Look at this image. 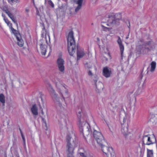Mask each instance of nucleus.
Wrapping results in <instances>:
<instances>
[{"instance_id": "nucleus-1", "label": "nucleus", "mask_w": 157, "mask_h": 157, "mask_svg": "<svg viewBox=\"0 0 157 157\" xmlns=\"http://www.w3.org/2000/svg\"><path fill=\"white\" fill-rule=\"evenodd\" d=\"M77 115L78 119V126L80 132L84 137L85 135L88 136L92 132L90 126L81 117V111L78 112Z\"/></svg>"}, {"instance_id": "nucleus-2", "label": "nucleus", "mask_w": 157, "mask_h": 157, "mask_svg": "<svg viewBox=\"0 0 157 157\" xmlns=\"http://www.w3.org/2000/svg\"><path fill=\"white\" fill-rule=\"evenodd\" d=\"M68 51L70 55L72 56L75 53L76 49L75 42L72 31L70 32L67 38Z\"/></svg>"}, {"instance_id": "nucleus-3", "label": "nucleus", "mask_w": 157, "mask_h": 157, "mask_svg": "<svg viewBox=\"0 0 157 157\" xmlns=\"http://www.w3.org/2000/svg\"><path fill=\"white\" fill-rule=\"evenodd\" d=\"M109 19L107 21L108 23L107 25L108 26H118L119 25V21L122 19V16L121 13H117L114 14L113 13L108 15Z\"/></svg>"}, {"instance_id": "nucleus-4", "label": "nucleus", "mask_w": 157, "mask_h": 157, "mask_svg": "<svg viewBox=\"0 0 157 157\" xmlns=\"http://www.w3.org/2000/svg\"><path fill=\"white\" fill-rule=\"evenodd\" d=\"M56 86L58 89V92L61 97L62 98L64 101H65V99L70 96L68 90L59 82L56 83Z\"/></svg>"}, {"instance_id": "nucleus-5", "label": "nucleus", "mask_w": 157, "mask_h": 157, "mask_svg": "<svg viewBox=\"0 0 157 157\" xmlns=\"http://www.w3.org/2000/svg\"><path fill=\"white\" fill-rule=\"evenodd\" d=\"M51 95L55 104L56 108L59 111L63 109L64 108L62 104L59 101V99L58 97V95L56 94L55 90L52 88L50 90Z\"/></svg>"}, {"instance_id": "nucleus-6", "label": "nucleus", "mask_w": 157, "mask_h": 157, "mask_svg": "<svg viewBox=\"0 0 157 157\" xmlns=\"http://www.w3.org/2000/svg\"><path fill=\"white\" fill-rule=\"evenodd\" d=\"M103 152L105 154L107 157L110 154L111 157H116L112 147L109 148L105 145L101 146Z\"/></svg>"}, {"instance_id": "nucleus-7", "label": "nucleus", "mask_w": 157, "mask_h": 157, "mask_svg": "<svg viewBox=\"0 0 157 157\" xmlns=\"http://www.w3.org/2000/svg\"><path fill=\"white\" fill-rule=\"evenodd\" d=\"M150 135H144L143 136L142 139V146L144 147L145 145H150L156 143V140L155 138V142H153L151 140L150 137L149 136Z\"/></svg>"}, {"instance_id": "nucleus-8", "label": "nucleus", "mask_w": 157, "mask_h": 157, "mask_svg": "<svg viewBox=\"0 0 157 157\" xmlns=\"http://www.w3.org/2000/svg\"><path fill=\"white\" fill-rule=\"evenodd\" d=\"M64 61L61 57H59L57 60V64L59 69L60 71L63 72L64 71L65 67L64 66Z\"/></svg>"}, {"instance_id": "nucleus-9", "label": "nucleus", "mask_w": 157, "mask_h": 157, "mask_svg": "<svg viewBox=\"0 0 157 157\" xmlns=\"http://www.w3.org/2000/svg\"><path fill=\"white\" fill-rule=\"evenodd\" d=\"M98 77L96 76L94 77V79L93 81L95 83V85L96 88V91L98 93H99L100 91L101 90L103 89V84L101 82H99L98 83V85L96 83L98 81Z\"/></svg>"}, {"instance_id": "nucleus-10", "label": "nucleus", "mask_w": 157, "mask_h": 157, "mask_svg": "<svg viewBox=\"0 0 157 157\" xmlns=\"http://www.w3.org/2000/svg\"><path fill=\"white\" fill-rule=\"evenodd\" d=\"M73 144L74 145L71 144V143H68L67 144V153H74V151L76 146L74 140L73 141Z\"/></svg>"}, {"instance_id": "nucleus-11", "label": "nucleus", "mask_w": 157, "mask_h": 157, "mask_svg": "<svg viewBox=\"0 0 157 157\" xmlns=\"http://www.w3.org/2000/svg\"><path fill=\"white\" fill-rule=\"evenodd\" d=\"M121 131L122 133L124 135L125 138H127V136L130 134V132H128V125L127 124L125 126L122 125Z\"/></svg>"}, {"instance_id": "nucleus-12", "label": "nucleus", "mask_w": 157, "mask_h": 157, "mask_svg": "<svg viewBox=\"0 0 157 157\" xmlns=\"http://www.w3.org/2000/svg\"><path fill=\"white\" fill-rule=\"evenodd\" d=\"M77 60H78L84 56L85 53L82 50L79 49L78 45L77 46Z\"/></svg>"}, {"instance_id": "nucleus-13", "label": "nucleus", "mask_w": 157, "mask_h": 157, "mask_svg": "<svg viewBox=\"0 0 157 157\" xmlns=\"http://www.w3.org/2000/svg\"><path fill=\"white\" fill-rule=\"evenodd\" d=\"M43 40H41V43L40 44V45L41 50V53L42 55L45 56L47 51V45L45 44H43L42 41Z\"/></svg>"}, {"instance_id": "nucleus-14", "label": "nucleus", "mask_w": 157, "mask_h": 157, "mask_svg": "<svg viewBox=\"0 0 157 157\" xmlns=\"http://www.w3.org/2000/svg\"><path fill=\"white\" fill-rule=\"evenodd\" d=\"M117 42L119 45L121 55V59H123V55L124 50V46L122 44V41L120 37H118Z\"/></svg>"}, {"instance_id": "nucleus-15", "label": "nucleus", "mask_w": 157, "mask_h": 157, "mask_svg": "<svg viewBox=\"0 0 157 157\" xmlns=\"http://www.w3.org/2000/svg\"><path fill=\"white\" fill-rule=\"evenodd\" d=\"M111 73V70H109L107 67L104 68L103 70V75L106 78H108L110 76Z\"/></svg>"}, {"instance_id": "nucleus-16", "label": "nucleus", "mask_w": 157, "mask_h": 157, "mask_svg": "<svg viewBox=\"0 0 157 157\" xmlns=\"http://www.w3.org/2000/svg\"><path fill=\"white\" fill-rule=\"evenodd\" d=\"M95 139L97 141L98 144L100 146L107 144L103 136L102 137V138H98Z\"/></svg>"}, {"instance_id": "nucleus-17", "label": "nucleus", "mask_w": 157, "mask_h": 157, "mask_svg": "<svg viewBox=\"0 0 157 157\" xmlns=\"http://www.w3.org/2000/svg\"><path fill=\"white\" fill-rule=\"evenodd\" d=\"M31 110L32 114L34 115L37 116L38 115V108L36 104L33 105Z\"/></svg>"}, {"instance_id": "nucleus-18", "label": "nucleus", "mask_w": 157, "mask_h": 157, "mask_svg": "<svg viewBox=\"0 0 157 157\" xmlns=\"http://www.w3.org/2000/svg\"><path fill=\"white\" fill-rule=\"evenodd\" d=\"M155 45V43L154 42L152 39H150V40L148 41L144 42L143 45L145 47L148 46L150 48H152Z\"/></svg>"}, {"instance_id": "nucleus-19", "label": "nucleus", "mask_w": 157, "mask_h": 157, "mask_svg": "<svg viewBox=\"0 0 157 157\" xmlns=\"http://www.w3.org/2000/svg\"><path fill=\"white\" fill-rule=\"evenodd\" d=\"M83 2V0H77L76 3L78 5V6L75 10V11L76 12H78L81 9Z\"/></svg>"}, {"instance_id": "nucleus-20", "label": "nucleus", "mask_w": 157, "mask_h": 157, "mask_svg": "<svg viewBox=\"0 0 157 157\" xmlns=\"http://www.w3.org/2000/svg\"><path fill=\"white\" fill-rule=\"evenodd\" d=\"M93 135L95 139L102 138V135L101 132H98L96 130H94V132Z\"/></svg>"}, {"instance_id": "nucleus-21", "label": "nucleus", "mask_w": 157, "mask_h": 157, "mask_svg": "<svg viewBox=\"0 0 157 157\" xmlns=\"http://www.w3.org/2000/svg\"><path fill=\"white\" fill-rule=\"evenodd\" d=\"M16 39L18 41L17 44L20 47H23L24 45V41L21 38V36L20 37H17Z\"/></svg>"}, {"instance_id": "nucleus-22", "label": "nucleus", "mask_w": 157, "mask_h": 157, "mask_svg": "<svg viewBox=\"0 0 157 157\" xmlns=\"http://www.w3.org/2000/svg\"><path fill=\"white\" fill-rule=\"evenodd\" d=\"M10 29L12 31V33L13 34H14L15 36L16 37V38L17 37H20V36H21V35L19 33V32L18 31L14 29L12 27H11Z\"/></svg>"}, {"instance_id": "nucleus-23", "label": "nucleus", "mask_w": 157, "mask_h": 157, "mask_svg": "<svg viewBox=\"0 0 157 157\" xmlns=\"http://www.w3.org/2000/svg\"><path fill=\"white\" fill-rule=\"evenodd\" d=\"M156 65V63L155 61H152L151 62V69L150 71L151 72H153L155 68Z\"/></svg>"}, {"instance_id": "nucleus-24", "label": "nucleus", "mask_w": 157, "mask_h": 157, "mask_svg": "<svg viewBox=\"0 0 157 157\" xmlns=\"http://www.w3.org/2000/svg\"><path fill=\"white\" fill-rule=\"evenodd\" d=\"M153 153L152 150L147 149V157H153Z\"/></svg>"}, {"instance_id": "nucleus-25", "label": "nucleus", "mask_w": 157, "mask_h": 157, "mask_svg": "<svg viewBox=\"0 0 157 157\" xmlns=\"http://www.w3.org/2000/svg\"><path fill=\"white\" fill-rule=\"evenodd\" d=\"M0 101L2 103L3 105H4L5 102V97L3 94H0Z\"/></svg>"}, {"instance_id": "nucleus-26", "label": "nucleus", "mask_w": 157, "mask_h": 157, "mask_svg": "<svg viewBox=\"0 0 157 157\" xmlns=\"http://www.w3.org/2000/svg\"><path fill=\"white\" fill-rule=\"evenodd\" d=\"M9 15V17L11 18L13 22L17 26L18 24L17 22L16 19L14 18L13 15L12 14H10Z\"/></svg>"}, {"instance_id": "nucleus-27", "label": "nucleus", "mask_w": 157, "mask_h": 157, "mask_svg": "<svg viewBox=\"0 0 157 157\" xmlns=\"http://www.w3.org/2000/svg\"><path fill=\"white\" fill-rule=\"evenodd\" d=\"M118 104H116L114 102L111 103L110 105H109V107L110 109H111V107H112L114 109H116L118 107Z\"/></svg>"}, {"instance_id": "nucleus-28", "label": "nucleus", "mask_w": 157, "mask_h": 157, "mask_svg": "<svg viewBox=\"0 0 157 157\" xmlns=\"http://www.w3.org/2000/svg\"><path fill=\"white\" fill-rule=\"evenodd\" d=\"M71 138V135L67 134L66 137V140L67 142V144L70 143V140Z\"/></svg>"}, {"instance_id": "nucleus-29", "label": "nucleus", "mask_w": 157, "mask_h": 157, "mask_svg": "<svg viewBox=\"0 0 157 157\" xmlns=\"http://www.w3.org/2000/svg\"><path fill=\"white\" fill-rule=\"evenodd\" d=\"M5 22L7 24V25L11 28L12 26V24L10 23V22L7 19L4 18Z\"/></svg>"}, {"instance_id": "nucleus-30", "label": "nucleus", "mask_w": 157, "mask_h": 157, "mask_svg": "<svg viewBox=\"0 0 157 157\" xmlns=\"http://www.w3.org/2000/svg\"><path fill=\"white\" fill-rule=\"evenodd\" d=\"M101 26L102 28L103 29V30L104 31H110L112 28H108L104 26L103 25H101Z\"/></svg>"}, {"instance_id": "nucleus-31", "label": "nucleus", "mask_w": 157, "mask_h": 157, "mask_svg": "<svg viewBox=\"0 0 157 157\" xmlns=\"http://www.w3.org/2000/svg\"><path fill=\"white\" fill-rule=\"evenodd\" d=\"M48 4L52 8H53L54 7V5L51 0H48Z\"/></svg>"}, {"instance_id": "nucleus-32", "label": "nucleus", "mask_w": 157, "mask_h": 157, "mask_svg": "<svg viewBox=\"0 0 157 157\" xmlns=\"http://www.w3.org/2000/svg\"><path fill=\"white\" fill-rule=\"evenodd\" d=\"M67 153V157H74L73 155L74 153Z\"/></svg>"}, {"instance_id": "nucleus-33", "label": "nucleus", "mask_w": 157, "mask_h": 157, "mask_svg": "<svg viewBox=\"0 0 157 157\" xmlns=\"http://www.w3.org/2000/svg\"><path fill=\"white\" fill-rule=\"evenodd\" d=\"M21 136L22 140L24 142V146L25 147V137H24L23 133H21Z\"/></svg>"}, {"instance_id": "nucleus-34", "label": "nucleus", "mask_w": 157, "mask_h": 157, "mask_svg": "<svg viewBox=\"0 0 157 157\" xmlns=\"http://www.w3.org/2000/svg\"><path fill=\"white\" fill-rule=\"evenodd\" d=\"M41 25L42 27H43L42 28V33H44V32L45 31V29L44 27V24L43 23H42L41 24Z\"/></svg>"}, {"instance_id": "nucleus-35", "label": "nucleus", "mask_w": 157, "mask_h": 157, "mask_svg": "<svg viewBox=\"0 0 157 157\" xmlns=\"http://www.w3.org/2000/svg\"><path fill=\"white\" fill-rule=\"evenodd\" d=\"M41 118L42 121H43V122L45 124V126L46 127L47 126V123L46 121L42 117H40Z\"/></svg>"}, {"instance_id": "nucleus-36", "label": "nucleus", "mask_w": 157, "mask_h": 157, "mask_svg": "<svg viewBox=\"0 0 157 157\" xmlns=\"http://www.w3.org/2000/svg\"><path fill=\"white\" fill-rule=\"evenodd\" d=\"M126 117H124L123 118V123H122V122H121V124L122 125H124V124L126 122Z\"/></svg>"}, {"instance_id": "nucleus-37", "label": "nucleus", "mask_w": 157, "mask_h": 157, "mask_svg": "<svg viewBox=\"0 0 157 157\" xmlns=\"http://www.w3.org/2000/svg\"><path fill=\"white\" fill-rule=\"evenodd\" d=\"M86 65H87V66H86L87 68L88 69L91 68L92 67V66L91 65H90V64H88V63H87Z\"/></svg>"}, {"instance_id": "nucleus-38", "label": "nucleus", "mask_w": 157, "mask_h": 157, "mask_svg": "<svg viewBox=\"0 0 157 157\" xmlns=\"http://www.w3.org/2000/svg\"><path fill=\"white\" fill-rule=\"evenodd\" d=\"M5 11L6 13L8 14V15L9 16H10L9 15L10 14H12V13H11L8 10H5Z\"/></svg>"}, {"instance_id": "nucleus-39", "label": "nucleus", "mask_w": 157, "mask_h": 157, "mask_svg": "<svg viewBox=\"0 0 157 157\" xmlns=\"http://www.w3.org/2000/svg\"><path fill=\"white\" fill-rule=\"evenodd\" d=\"M88 75L89 76H92L93 75V73L90 70H89L88 72Z\"/></svg>"}, {"instance_id": "nucleus-40", "label": "nucleus", "mask_w": 157, "mask_h": 157, "mask_svg": "<svg viewBox=\"0 0 157 157\" xmlns=\"http://www.w3.org/2000/svg\"><path fill=\"white\" fill-rule=\"evenodd\" d=\"M39 10L41 13H42L43 11L44 8L43 6H41L39 8Z\"/></svg>"}, {"instance_id": "nucleus-41", "label": "nucleus", "mask_w": 157, "mask_h": 157, "mask_svg": "<svg viewBox=\"0 0 157 157\" xmlns=\"http://www.w3.org/2000/svg\"><path fill=\"white\" fill-rule=\"evenodd\" d=\"M36 15H37L39 16H40V12L38 10V9H37V10H36Z\"/></svg>"}, {"instance_id": "nucleus-42", "label": "nucleus", "mask_w": 157, "mask_h": 157, "mask_svg": "<svg viewBox=\"0 0 157 157\" xmlns=\"http://www.w3.org/2000/svg\"><path fill=\"white\" fill-rule=\"evenodd\" d=\"M40 98H41L42 104H44V101H43V98L42 97V96L41 95H40Z\"/></svg>"}, {"instance_id": "nucleus-43", "label": "nucleus", "mask_w": 157, "mask_h": 157, "mask_svg": "<svg viewBox=\"0 0 157 157\" xmlns=\"http://www.w3.org/2000/svg\"><path fill=\"white\" fill-rule=\"evenodd\" d=\"M80 155L83 157H86V156L84 155V154L83 153H80Z\"/></svg>"}, {"instance_id": "nucleus-44", "label": "nucleus", "mask_w": 157, "mask_h": 157, "mask_svg": "<svg viewBox=\"0 0 157 157\" xmlns=\"http://www.w3.org/2000/svg\"><path fill=\"white\" fill-rule=\"evenodd\" d=\"M41 113H42V115H44V113L43 111V109H42V110H41Z\"/></svg>"}, {"instance_id": "nucleus-45", "label": "nucleus", "mask_w": 157, "mask_h": 157, "mask_svg": "<svg viewBox=\"0 0 157 157\" xmlns=\"http://www.w3.org/2000/svg\"><path fill=\"white\" fill-rule=\"evenodd\" d=\"M39 106H40V109L41 110H42V108L41 106L40 105V104H39Z\"/></svg>"}, {"instance_id": "nucleus-46", "label": "nucleus", "mask_w": 157, "mask_h": 157, "mask_svg": "<svg viewBox=\"0 0 157 157\" xmlns=\"http://www.w3.org/2000/svg\"><path fill=\"white\" fill-rule=\"evenodd\" d=\"M32 2H33V4L34 5V6H35V3H34V0H32Z\"/></svg>"}, {"instance_id": "nucleus-47", "label": "nucleus", "mask_w": 157, "mask_h": 157, "mask_svg": "<svg viewBox=\"0 0 157 157\" xmlns=\"http://www.w3.org/2000/svg\"><path fill=\"white\" fill-rule=\"evenodd\" d=\"M143 77V75L142 74H141V75H140V77L141 79H142V78Z\"/></svg>"}, {"instance_id": "nucleus-48", "label": "nucleus", "mask_w": 157, "mask_h": 157, "mask_svg": "<svg viewBox=\"0 0 157 157\" xmlns=\"http://www.w3.org/2000/svg\"><path fill=\"white\" fill-rule=\"evenodd\" d=\"M25 11L26 12H29V10L28 9H26L25 10Z\"/></svg>"}, {"instance_id": "nucleus-49", "label": "nucleus", "mask_w": 157, "mask_h": 157, "mask_svg": "<svg viewBox=\"0 0 157 157\" xmlns=\"http://www.w3.org/2000/svg\"><path fill=\"white\" fill-rule=\"evenodd\" d=\"M128 23L129 24V26H128V27L129 28L130 26V22L129 21H128Z\"/></svg>"}, {"instance_id": "nucleus-50", "label": "nucleus", "mask_w": 157, "mask_h": 157, "mask_svg": "<svg viewBox=\"0 0 157 157\" xmlns=\"http://www.w3.org/2000/svg\"><path fill=\"white\" fill-rule=\"evenodd\" d=\"M19 130L20 131V132H21V133H22V131H21V130L20 128H19Z\"/></svg>"}, {"instance_id": "nucleus-51", "label": "nucleus", "mask_w": 157, "mask_h": 157, "mask_svg": "<svg viewBox=\"0 0 157 157\" xmlns=\"http://www.w3.org/2000/svg\"><path fill=\"white\" fill-rule=\"evenodd\" d=\"M129 37V35H128L127 37H126V39H128Z\"/></svg>"}, {"instance_id": "nucleus-52", "label": "nucleus", "mask_w": 157, "mask_h": 157, "mask_svg": "<svg viewBox=\"0 0 157 157\" xmlns=\"http://www.w3.org/2000/svg\"><path fill=\"white\" fill-rule=\"evenodd\" d=\"M34 6L35 7V8L36 9V10H37V9H38L37 8V7L35 6Z\"/></svg>"}, {"instance_id": "nucleus-53", "label": "nucleus", "mask_w": 157, "mask_h": 157, "mask_svg": "<svg viewBox=\"0 0 157 157\" xmlns=\"http://www.w3.org/2000/svg\"><path fill=\"white\" fill-rule=\"evenodd\" d=\"M93 1H94L95 2H96L97 0H92Z\"/></svg>"}, {"instance_id": "nucleus-54", "label": "nucleus", "mask_w": 157, "mask_h": 157, "mask_svg": "<svg viewBox=\"0 0 157 157\" xmlns=\"http://www.w3.org/2000/svg\"><path fill=\"white\" fill-rule=\"evenodd\" d=\"M146 48L147 49H149V48Z\"/></svg>"}, {"instance_id": "nucleus-55", "label": "nucleus", "mask_w": 157, "mask_h": 157, "mask_svg": "<svg viewBox=\"0 0 157 157\" xmlns=\"http://www.w3.org/2000/svg\"><path fill=\"white\" fill-rule=\"evenodd\" d=\"M67 0H65V1L66 2H67Z\"/></svg>"}, {"instance_id": "nucleus-56", "label": "nucleus", "mask_w": 157, "mask_h": 157, "mask_svg": "<svg viewBox=\"0 0 157 157\" xmlns=\"http://www.w3.org/2000/svg\"><path fill=\"white\" fill-rule=\"evenodd\" d=\"M12 2H13V1H14V0H10Z\"/></svg>"}, {"instance_id": "nucleus-57", "label": "nucleus", "mask_w": 157, "mask_h": 157, "mask_svg": "<svg viewBox=\"0 0 157 157\" xmlns=\"http://www.w3.org/2000/svg\"><path fill=\"white\" fill-rule=\"evenodd\" d=\"M140 41H143V40H140Z\"/></svg>"}, {"instance_id": "nucleus-58", "label": "nucleus", "mask_w": 157, "mask_h": 157, "mask_svg": "<svg viewBox=\"0 0 157 157\" xmlns=\"http://www.w3.org/2000/svg\"><path fill=\"white\" fill-rule=\"evenodd\" d=\"M50 52L49 53V54H50V52Z\"/></svg>"}, {"instance_id": "nucleus-59", "label": "nucleus", "mask_w": 157, "mask_h": 157, "mask_svg": "<svg viewBox=\"0 0 157 157\" xmlns=\"http://www.w3.org/2000/svg\"><path fill=\"white\" fill-rule=\"evenodd\" d=\"M148 71H147V73H148Z\"/></svg>"}]
</instances>
